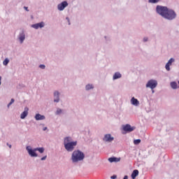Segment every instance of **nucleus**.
Segmentation results:
<instances>
[{
	"mask_svg": "<svg viewBox=\"0 0 179 179\" xmlns=\"http://www.w3.org/2000/svg\"><path fill=\"white\" fill-rule=\"evenodd\" d=\"M157 13H159L164 19L173 20L177 17L176 12L166 6H157L156 8Z\"/></svg>",
	"mask_w": 179,
	"mask_h": 179,
	"instance_id": "1",
	"label": "nucleus"
},
{
	"mask_svg": "<svg viewBox=\"0 0 179 179\" xmlns=\"http://www.w3.org/2000/svg\"><path fill=\"white\" fill-rule=\"evenodd\" d=\"M64 145L67 152H72L75 149V146L78 145V141H72L71 137H66L64 141Z\"/></svg>",
	"mask_w": 179,
	"mask_h": 179,
	"instance_id": "2",
	"label": "nucleus"
},
{
	"mask_svg": "<svg viewBox=\"0 0 179 179\" xmlns=\"http://www.w3.org/2000/svg\"><path fill=\"white\" fill-rule=\"evenodd\" d=\"M85 159V154L80 150H75L73 152L71 155V160L73 163H78Z\"/></svg>",
	"mask_w": 179,
	"mask_h": 179,
	"instance_id": "3",
	"label": "nucleus"
},
{
	"mask_svg": "<svg viewBox=\"0 0 179 179\" xmlns=\"http://www.w3.org/2000/svg\"><path fill=\"white\" fill-rule=\"evenodd\" d=\"M157 86V81L155 80H150L146 84V87H150V89H152V90L156 88Z\"/></svg>",
	"mask_w": 179,
	"mask_h": 179,
	"instance_id": "4",
	"label": "nucleus"
},
{
	"mask_svg": "<svg viewBox=\"0 0 179 179\" xmlns=\"http://www.w3.org/2000/svg\"><path fill=\"white\" fill-rule=\"evenodd\" d=\"M135 127H131V124H126L123 126V131L125 132H132V131H134Z\"/></svg>",
	"mask_w": 179,
	"mask_h": 179,
	"instance_id": "5",
	"label": "nucleus"
},
{
	"mask_svg": "<svg viewBox=\"0 0 179 179\" xmlns=\"http://www.w3.org/2000/svg\"><path fill=\"white\" fill-rule=\"evenodd\" d=\"M68 6V2L66 1H63L61 3L58 4L57 8L59 10H64L65 8Z\"/></svg>",
	"mask_w": 179,
	"mask_h": 179,
	"instance_id": "6",
	"label": "nucleus"
},
{
	"mask_svg": "<svg viewBox=\"0 0 179 179\" xmlns=\"http://www.w3.org/2000/svg\"><path fill=\"white\" fill-rule=\"evenodd\" d=\"M27 150H28L29 155L31 156V157H37V154L36 153L37 150H36V149L31 150L29 149V147H27Z\"/></svg>",
	"mask_w": 179,
	"mask_h": 179,
	"instance_id": "7",
	"label": "nucleus"
},
{
	"mask_svg": "<svg viewBox=\"0 0 179 179\" xmlns=\"http://www.w3.org/2000/svg\"><path fill=\"white\" fill-rule=\"evenodd\" d=\"M28 114H29V108L26 107L24 108V112L22 113L20 115L21 120H24V118L27 117Z\"/></svg>",
	"mask_w": 179,
	"mask_h": 179,
	"instance_id": "8",
	"label": "nucleus"
},
{
	"mask_svg": "<svg viewBox=\"0 0 179 179\" xmlns=\"http://www.w3.org/2000/svg\"><path fill=\"white\" fill-rule=\"evenodd\" d=\"M105 142H113L114 141V137H111V134H106L103 138Z\"/></svg>",
	"mask_w": 179,
	"mask_h": 179,
	"instance_id": "9",
	"label": "nucleus"
},
{
	"mask_svg": "<svg viewBox=\"0 0 179 179\" xmlns=\"http://www.w3.org/2000/svg\"><path fill=\"white\" fill-rule=\"evenodd\" d=\"M35 120H36V121H40L41 120H45V116L38 113L35 116Z\"/></svg>",
	"mask_w": 179,
	"mask_h": 179,
	"instance_id": "10",
	"label": "nucleus"
},
{
	"mask_svg": "<svg viewBox=\"0 0 179 179\" xmlns=\"http://www.w3.org/2000/svg\"><path fill=\"white\" fill-rule=\"evenodd\" d=\"M54 96H55V99L54 101L55 103H58L59 101V92H55L54 93Z\"/></svg>",
	"mask_w": 179,
	"mask_h": 179,
	"instance_id": "11",
	"label": "nucleus"
},
{
	"mask_svg": "<svg viewBox=\"0 0 179 179\" xmlns=\"http://www.w3.org/2000/svg\"><path fill=\"white\" fill-rule=\"evenodd\" d=\"M44 26V22H40L32 25V27L34 29H39V27L41 29Z\"/></svg>",
	"mask_w": 179,
	"mask_h": 179,
	"instance_id": "12",
	"label": "nucleus"
},
{
	"mask_svg": "<svg viewBox=\"0 0 179 179\" xmlns=\"http://www.w3.org/2000/svg\"><path fill=\"white\" fill-rule=\"evenodd\" d=\"M138 176H139V171L136 169L131 173V178L135 179L136 177H138Z\"/></svg>",
	"mask_w": 179,
	"mask_h": 179,
	"instance_id": "13",
	"label": "nucleus"
},
{
	"mask_svg": "<svg viewBox=\"0 0 179 179\" xmlns=\"http://www.w3.org/2000/svg\"><path fill=\"white\" fill-rule=\"evenodd\" d=\"M131 103L133 104V106H139V101L135 99V97L131 98Z\"/></svg>",
	"mask_w": 179,
	"mask_h": 179,
	"instance_id": "14",
	"label": "nucleus"
},
{
	"mask_svg": "<svg viewBox=\"0 0 179 179\" xmlns=\"http://www.w3.org/2000/svg\"><path fill=\"white\" fill-rule=\"evenodd\" d=\"M122 75L119 72H117L113 76V80H115V79H120L121 78Z\"/></svg>",
	"mask_w": 179,
	"mask_h": 179,
	"instance_id": "15",
	"label": "nucleus"
},
{
	"mask_svg": "<svg viewBox=\"0 0 179 179\" xmlns=\"http://www.w3.org/2000/svg\"><path fill=\"white\" fill-rule=\"evenodd\" d=\"M24 38H26L25 35L22 33L20 34L19 40L20 41V43H23L24 41Z\"/></svg>",
	"mask_w": 179,
	"mask_h": 179,
	"instance_id": "16",
	"label": "nucleus"
},
{
	"mask_svg": "<svg viewBox=\"0 0 179 179\" xmlns=\"http://www.w3.org/2000/svg\"><path fill=\"white\" fill-rule=\"evenodd\" d=\"M108 161L110 163H113V162H120V159L117 158V157H110L108 159Z\"/></svg>",
	"mask_w": 179,
	"mask_h": 179,
	"instance_id": "17",
	"label": "nucleus"
},
{
	"mask_svg": "<svg viewBox=\"0 0 179 179\" xmlns=\"http://www.w3.org/2000/svg\"><path fill=\"white\" fill-rule=\"evenodd\" d=\"M171 87H172V89H177V87H178L176 82L171 83Z\"/></svg>",
	"mask_w": 179,
	"mask_h": 179,
	"instance_id": "18",
	"label": "nucleus"
},
{
	"mask_svg": "<svg viewBox=\"0 0 179 179\" xmlns=\"http://www.w3.org/2000/svg\"><path fill=\"white\" fill-rule=\"evenodd\" d=\"M35 150H38L40 153H44V148H35Z\"/></svg>",
	"mask_w": 179,
	"mask_h": 179,
	"instance_id": "19",
	"label": "nucleus"
},
{
	"mask_svg": "<svg viewBox=\"0 0 179 179\" xmlns=\"http://www.w3.org/2000/svg\"><path fill=\"white\" fill-rule=\"evenodd\" d=\"M85 88H86V90H90V89H93V85H86Z\"/></svg>",
	"mask_w": 179,
	"mask_h": 179,
	"instance_id": "20",
	"label": "nucleus"
},
{
	"mask_svg": "<svg viewBox=\"0 0 179 179\" xmlns=\"http://www.w3.org/2000/svg\"><path fill=\"white\" fill-rule=\"evenodd\" d=\"M134 145H139L141 143V139H136L134 141Z\"/></svg>",
	"mask_w": 179,
	"mask_h": 179,
	"instance_id": "21",
	"label": "nucleus"
},
{
	"mask_svg": "<svg viewBox=\"0 0 179 179\" xmlns=\"http://www.w3.org/2000/svg\"><path fill=\"white\" fill-rule=\"evenodd\" d=\"M8 64H9V59H5V60L3 62V64L6 66Z\"/></svg>",
	"mask_w": 179,
	"mask_h": 179,
	"instance_id": "22",
	"label": "nucleus"
},
{
	"mask_svg": "<svg viewBox=\"0 0 179 179\" xmlns=\"http://www.w3.org/2000/svg\"><path fill=\"white\" fill-rule=\"evenodd\" d=\"M160 0H149L150 3H157Z\"/></svg>",
	"mask_w": 179,
	"mask_h": 179,
	"instance_id": "23",
	"label": "nucleus"
},
{
	"mask_svg": "<svg viewBox=\"0 0 179 179\" xmlns=\"http://www.w3.org/2000/svg\"><path fill=\"white\" fill-rule=\"evenodd\" d=\"M173 62H174V59L171 58L169 60L168 63L169 65H171V64H173Z\"/></svg>",
	"mask_w": 179,
	"mask_h": 179,
	"instance_id": "24",
	"label": "nucleus"
},
{
	"mask_svg": "<svg viewBox=\"0 0 179 179\" xmlns=\"http://www.w3.org/2000/svg\"><path fill=\"white\" fill-rule=\"evenodd\" d=\"M170 65L171 64H169V63H166V64L165 66L166 71H170Z\"/></svg>",
	"mask_w": 179,
	"mask_h": 179,
	"instance_id": "25",
	"label": "nucleus"
},
{
	"mask_svg": "<svg viewBox=\"0 0 179 179\" xmlns=\"http://www.w3.org/2000/svg\"><path fill=\"white\" fill-rule=\"evenodd\" d=\"M13 103H15V99H11L10 102L8 104V107H9L10 106H12V104H13Z\"/></svg>",
	"mask_w": 179,
	"mask_h": 179,
	"instance_id": "26",
	"label": "nucleus"
},
{
	"mask_svg": "<svg viewBox=\"0 0 179 179\" xmlns=\"http://www.w3.org/2000/svg\"><path fill=\"white\" fill-rule=\"evenodd\" d=\"M61 113H62V109H59V108H58L57 110V111H56V114H61Z\"/></svg>",
	"mask_w": 179,
	"mask_h": 179,
	"instance_id": "27",
	"label": "nucleus"
},
{
	"mask_svg": "<svg viewBox=\"0 0 179 179\" xmlns=\"http://www.w3.org/2000/svg\"><path fill=\"white\" fill-rule=\"evenodd\" d=\"M39 67L41 69H45V66L44 64H41L39 66Z\"/></svg>",
	"mask_w": 179,
	"mask_h": 179,
	"instance_id": "28",
	"label": "nucleus"
},
{
	"mask_svg": "<svg viewBox=\"0 0 179 179\" xmlns=\"http://www.w3.org/2000/svg\"><path fill=\"white\" fill-rule=\"evenodd\" d=\"M110 178L115 179V178H117V176L114 175V176H111Z\"/></svg>",
	"mask_w": 179,
	"mask_h": 179,
	"instance_id": "29",
	"label": "nucleus"
},
{
	"mask_svg": "<svg viewBox=\"0 0 179 179\" xmlns=\"http://www.w3.org/2000/svg\"><path fill=\"white\" fill-rule=\"evenodd\" d=\"M47 159V156H45L41 159V160H45Z\"/></svg>",
	"mask_w": 179,
	"mask_h": 179,
	"instance_id": "30",
	"label": "nucleus"
},
{
	"mask_svg": "<svg viewBox=\"0 0 179 179\" xmlns=\"http://www.w3.org/2000/svg\"><path fill=\"white\" fill-rule=\"evenodd\" d=\"M24 9H25V10H27V12H29V9H28L27 7L24 6Z\"/></svg>",
	"mask_w": 179,
	"mask_h": 179,
	"instance_id": "31",
	"label": "nucleus"
},
{
	"mask_svg": "<svg viewBox=\"0 0 179 179\" xmlns=\"http://www.w3.org/2000/svg\"><path fill=\"white\" fill-rule=\"evenodd\" d=\"M143 41H144V42L148 41V38H143Z\"/></svg>",
	"mask_w": 179,
	"mask_h": 179,
	"instance_id": "32",
	"label": "nucleus"
},
{
	"mask_svg": "<svg viewBox=\"0 0 179 179\" xmlns=\"http://www.w3.org/2000/svg\"><path fill=\"white\" fill-rule=\"evenodd\" d=\"M43 131H47V127H43Z\"/></svg>",
	"mask_w": 179,
	"mask_h": 179,
	"instance_id": "33",
	"label": "nucleus"
},
{
	"mask_svg": "<svg viewBox=\"0 0 179 179\" xmlns=\"http://www.w3.org/2000/svg\"><path fill=\"white\" fill-rule=\"evenodd\" d=\"M7 145L8 146V148H10H10H12V145H9V143H7Z\"/></svg>",
	"mask_w": 179,
	"mask_h": 179,
	"instance_id": "34",
	"label": "nucleus"
},
{
	"mask_svg": "<svg viewBox=\"0 0 179 179\" xmlns=\"http://www.w3.org/2000/svg\"><path fill=\"white\" fill-rule=\"evenodd\" d=\"M123 179H128V176H125Z\"/></svg>",
	"mask_w": 179,
	"mask_h": 179,
	"instance_id": "35",
	"label": "nucleus"
},
{
	"mask_svg": "<svg viewBox=\"0 0 179 179\" xmlns=\"http://www.w3.org/2000/svg\"><path fill=\"white\" fill-rule=\"evenodd\" d=\"M1 80H2V77L0 76V86L1 85Z\"/></svg>",
	"mask_w": 179,
	"mask_h": 179,
	"instance_id": "36",
	"label": "nucleus"
}]
</instances>
